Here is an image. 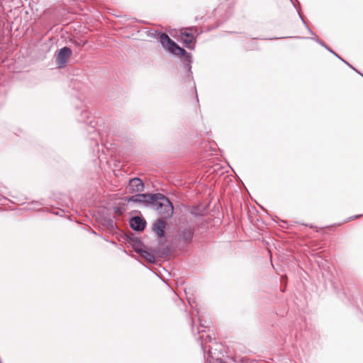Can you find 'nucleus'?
<instances>
[{"instance_id": "423d86ee", "label": "nucleus", "mask_w": 363, "mask_h": 363, "mask_svg": "<svg viewBox=\"0 0 363 363\" xmlns=\"http://www.w3.org/2000/svg\"><path fill=\"white\" fill-rule=\"evenodd\" d=\"M127 201L128 202L132 201L150 205L151 201H152V194H137L133 196L128 197Z\"/></svg>"}, {"instance_id": "6e6552de", "label": "nucleus", "mask_w": 363, "mask_h": 363, "mask_svg": "<svg viewBox=\"0 0 363 363\" xmlns=\"http://www.w3.org/2000/svg\"><path fill=\"white\" fill-rule=\"evenodd\" d=\"M180 38L185 47L192 48L191 43L194 38L192 33L187 32L186 30L182 31Z\"/></svg>"}, {"instance_id": "20e7f679", "label": "nucleus", "mask_w": 363, "mask_h": 363, "mask_svg": "<svg viewBox=\"0 0 363 363\" xmlns=\"http://www.w3.org/2000/svg\"><path fill=\"white\" fill-rule=\"evenodd\" d=\"M144 184L142 180L138 177L131 179L129 181L128 185L126 187V191L128 193H139L143 191Z\"/></svg>"}, {"instance_id": "f8f14e48", "label": "nucleus", "mask_w": 363, "mask_h": 363, "mask_svg": "<svg viewBox=\"0 0 363 363\" xmlns=\"http://www.w3.org/2000/svg\"><path fill=\"white\" fill-rule=\"evenodd\" d=\"M189 55V58L190 59V62H189L188 60H187V58L185 57V56H182L184 59V60L187 63V65L189 66L190 63L191 62V55L189 54H188ZM189 69H191V67H189Z\"/></svg>"}, {"instance_id": "9b49d317", "label": "nucleus", "mask_w": 363, "mask_h": 363, "mask_svg": "<svg viewBox=\"0 0 363 363\" xmlns=\"http://www.w3.org/2000/svg\"><path fill=\"white\" fill-rule=\"evenodd\" d=\"M319 43L324 46L327 50H328L330 52H333L336 57H337L338 58H340L342 61H343L345 63H346L348 66H350L352 69H353L354 70L356 71V69L352 66L350 65V64H348L346 61H345L343 59H342L340 56H338L337 55V53L334 52L333 51H332L328 47H327L326 45H325L323 43L321 42H319Z\"/></svg>"}, {"instance_id": "f257e3e1", "label": "nucleus", "mask_w": 363, "mask_h": 363, "mask_svg": "<svg viewBox=\"0 0 363 363\" xmlns=\"http://www.w3.org/2000/svg\"><path fill=\"white\" fill-rule=\"evenodd\" d=\"M149 206L163 218H168L173 214L172 203L162 194H152V201H151Z\"/></svg>"}, {"instance_id": "ddd939ff", "label": "nucleus", "mask_w": 363, "mask_h": 363, "mask_svg": "<svg viewBox=\"0 0 363 363\" xmlns=\"http://www.w3.org/2000/svg\"><path fill=\"white\" fill-rule=\"evenodd\" d=\"M109 224H110V225H111V228H113V222L112 220H111V222H110V223H109Z\"/></svg>"}, {"instance_id": "9d476101", "label": "nucleus", "mask_w": 363, "mask_h": 363, "mask_svg": "<svg viewBox=\"0 0 363 363\" xmlns=\"http://www.w3.org/2000/svg\"><path fill=\"white\" fill-rule=\"evenodd\" d=\"M138 252H140L141 256L143 257H144L145 259H146L148 262H155V257L149 252H147L146 250H138Z\"/></svg>"}, {"instance_id": "1a4fd4ad", "label": "nucleus", "mask_w": 363, "mask_h": 363, "mask_svg": "<svg viewBox=\"0 0 363 363\" xmlns=\"http://www.w3.org/2000/svg\"><path fill=\"white\" fill-rule=\"evenodd\" d=\"M166 223L162 220H157L154 225V230L158 238H163L165 234Z\"/></svg>"}, {"instance_id": "f03ea898", "label": "nucleus", "mask_w": 363, "mask_h": 363, "mask_svg": "<svg viewBox=\"0 0 363 363\" xmlns=\"http://www.w3.org/2000/svg\"><path fill=\"white\" fill-rule=\"evenodd\" d=\"M159 41L162 45L170 52L174 55L179 56H185L188 62H190L189 55L186 50L180 48L177 43L173 41L167 34L161 33L159 36Z\"/></svg>"}, {"instance_id": "7ed1b4c3", "label": "nucleus", "mask_w": 363, "mask_h": 363, "mask_svg": "<svg viewBox=\"0 0 363 363\" xmlns=\"http://www.w3.org/2000/svg\"><path fill=\"white\" fill-rule=\"evenodd\" d=\"M72 55V50L68 47L61 48L56 56V63L58 67H64Z\"/></svg>"}, {"instance_id": "0eeeda50", "label": "nucleus", "mask_w": 363, "mask_h": 363, "mask_svg": "<svg viewBox=\"0 0 363 363\" xmlns=\"http://www.w3.org/2000/svg\"><path fill=\"white\" fill-rule=\"evenodd\" d=\"M145 221L144 219L139 216H135L130 220V227L137 231H141L145 228Z\"/></svg>"}, {"instance_id": "39448f33", "label": "nucleus", "mask_w": 363, "mask_h": 363, "mask_svg": "<svg viewBox=\"0 0 363 363\" xmlns=\"http://www.w3.org/2000/svg\"><path fill=\"white\" fill-rule=\"evenodd\" d=\"M194 237V230L191 228L180 229L179 232V242L183 245L189 244Z\"/></svg>"}]
</instances>
